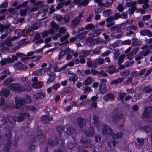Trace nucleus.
<instances>
[{
  "mask_svg": "<svg viewBox=\"0 0 152 152\" xmlns=\"http://www.w3.org/2000/svg\"><path fill=\"white\" fill-rule=\"evenodd\" d=\"M101 129L102 133L107 136L113 135V134L110 127L106 124L102 125L101 126Z\"/></svg>",
  "mask_w": 152,
  "mask_h": 152,
  "instance_id": "nucleus-1",
  "label": "nucleus"
},
{
  "mask_svg": "<svg viewBox=\"0 0 152 152\" xmlns=\"http://www.w3.org/2000/svg\"><path fill=\"white\" fill-rule=\"evenodd\" d=\"M112 113L113 116L112 118V120L115 123H117L118 122L123 116L122 114L119 113L117 109L113 110Z\"/></svg>",
  "mask_w": 152,
  "mask_h": 152,
  "instance_id": "nucleus-2",
  "label": "nucleus"
},
{
  "mask_svg": "<svg viewBox=\"0 0 152 152\" xmlns=\"http://www.w3.org/2000/svg\"><path fill=\"white\" fill-rule=\"evenodd\" d=\"M8 87L10 89L17 92H21L23 91V87L18 83H11Z\"/></svg>",
  "mask_w": 152,
  "mask_h": 152,
  "instance_id": "nucleus-3",
  "label": "nucleus"
},
{
  "mask_svg": "<svg viewBox=\"0 0 152 152\" xmlns=\"http://www.w3.org/2000/svg\"><path fill=\"white\" fill-rule=\"evenodd\" d=\"M15 107L16 109L20 108L25 103V100L24 99H20L18 97L15 98Z\"/></svg>",
  "mask_w": 152,
  "mask_h": 152,
  "instance_id": "nucleus-4",
  "label": "nucleus"
},
{
  "mask_svg": "<svg viewBox=\"0 0 152 152\" xmlns=\"http://www.w3.org/2000/svg\"><path fill=\"white\" fill-rule=\"evenodd\" d=\"M89 1V0H74L73 3L77 5L78 7H85L88 5Z\"/></svg>",
  "mask_w": 152,
  "mask_h": 152,
  "instance_id": "nucleus-5",
  "label": "nucleus"
},
{
  "mask_svg": "<svg viewBox=\"0 0 152 152\" xmlns=\"http://www.w3.org/2000/svg\"><path fill=\"white\" fill-rule=\"evenodd\" d=\"M150 53V50L149 49L145 50H143L139 53L138 55L135 58V60L136 61L139 60L143 58V56H146Z\"/></svg>",
  "mask_w": 152,
  "mask_h": 152,
  "instance_id": "nucleus-6",
  "label": "nucleus"
},
{
  "mask_svg": "<svg viewBox=\"0 0 152 152\" xmlns=\"http://www.w3.org/2000/svg\"><path fill=\"white\" fill-rule=\"evenodd\" d=\"M14 68L18 70L24 71L28 68V67L22 63L18 62L15 64L13 65Z\"/></svg>",
  "mask_w": 152,
  "mask_h": 152,
  "instance_id": "nucleus-7",
  "label": "nucleus"
},
{
  "mask_svg": "<svg viewBox=\"0 0 152 152\" xmlns=\"http://www.w3.org/2000/svg\"><path fill=\"white\" fill-rule=\"evenodd\" d=\"M18 116L16 118V121L18 122H21L23 121L25 119V116L26 117H29L30 115L28 113H18L17 114Z\"/></svg>",
  "mask_w": 152,
  "mask_h": 152,
  "instance_id": "nucleus-8",
  "label": "nucleus"
},
{
  "mask_svg": "<svg viewBox=\"0 0 152 152\" xmlns=\"http://www.w3.org/2000/svg\"><path fill=\"white\" fill-rule=\"evenodd\" d=\"M85 134L87 136L92 137L95 133V131L92 127L87 128L84 131Z\"/></svg>",
  "mask_w": 152,
  "mask_h": 152,
  "instance_id": "nucleus-9",
  "label": "nucleus"
},
{
  "mask_svg": "<svg viewBox=\"0 0 152 152\" xmlns=\"http://www.w3.org/2000/svg\"><path fill=\"white\" fill-rule=\"evenodd\" d=\"M64 131L66 134L70 135L73 134L75 131L73 128L69 124H66L65 127Z\"/></svg>",
  "mask_w": 152,
  "mask_h": 152,
  "instance_id": "nucleus-10",
  "label": "nucleus"
},
{
  "mask_svg": "<svg viewBox=\"0 0 152 152\" xmlns=\"http://www.w3.org/2000/svg\"><path fill=\"white\" fill-rule=\"evenodd\" d=\"M80 142L82 144L85 145V148L88 147V144H90L91 141L89 139H88L86 137H83L80 140Z\"/></svg>",
  "mask_w": 152,
  "mask_h": 152,
  "instance_id": "nucleus-11",
  "label": "nucleus"
},
{
  "mask_svg": "<svg viewBox=\"0 0 152 152\" xmlns=\"http://www.w3.org/2000/svg\"><path fill=\"white\" fill-rule=\"evenodd\" d=\"M53 118L51 116H50L47 115H44L41 118L42 122L47 124H48L50 121L52 120Z\"/></svg>",
  "mask_w": 152,
  "mask_h": 152,
  "instance_id": "nucleus-12",
  "label": "nucleus"
},
{
  "mask_svg": "<svg viewBox=\"0 0 152 152\" xmlns=\"http://www.w3.org/2000/svg\"><path fill=\"white\" fill-rule=\"evenodd\" d=\"M10 94V91L6 88H2L0 91V96L7 98Z\"/></svg>",
  "mask_w": 152,
  "mask_h": 152,
  "instance_id": "nucleus-13",
  "label": "nucleus"
},
{
  "mask_svg": "<svg viewBox=\"0 0 152 152\" xmlns=\"http://www.w3.org/2000/svg\"><path fill=\"white\" fill-rule=\"evenodd\" d=\"M99 117L96 115L93 116V124L94 126L98 128L100 125V121L99 120Z\"/></svg>",
  "mask_w": 152,
  "mask_h": 152,
  "instance_id": "nucleus-14",
  "label": "nucleus"
},
{
  "mask_svg": "<svg viewBox=\"0 0 152 152\" xmlns=\"http://www.w3.org/2000/svg\"><path fill=\"white\" fill-rule=\"evenodd\" d=\"M12 143L9 142H6L3 149L4 152H9L11 147Z\"/></svg>",
  "mask_w": 152,
  "mask_h": 152,
  "instance_id": "nucleus-15",
  "label": "nucleus"
},
{
  "mask_svg": "<svg viewBox=\"0 0 152 152\" xmlns=\"http://www.w3.org/2000/svg\"><path fill=\"white\" fill-rule=\"evenodd\" d=\"M58 140L57 138H53L48 141V145L51 147L55 146L58 143Z\"/></svg>",
  "mask_w": 152,
  "mask_h": 152,
  "instance_id": "nucleus-16",
  "label": "nucleus"
},
{
  "mask_svg": "<svg viewBox=\"0 0 152 152\" xmlns=\"http://www.w3.org/2000/svg\"><path fill=\"white\" fill-rule=\"evenodd\" d=\"M91 50H83L79 53L80 58H86L91 53Z\"/></svg>",
  "mask_w": 152,
  "mask_h": 152,
  "instance_id": "nucleus-17",
  "label": "nucleus"
},
{
  "mask_svg": "<svg viewBox=\"0 0 152 152\" xmlns=\"http://www.w3.org/2000/svg\"><path fill=\"white\" fill-rule=\"evenodd\" d=\"M77 121L78 125L80 127H83L86 124L85 119L81 117H78L77 119Z\"/></svg>",
  "mask_w": 152,
  "mask_h": 152,
  "instance_id": "nucleus-18",
  "label": "nucleus"
},
{
  "mask_svg": "<svg viewBox=\"0 0 152 152\" xmlns=\"http://www.w3.org/2000/svg\"><path fill=\"white\" fill-rule=\"evenodd\" d=\"M55 31L53 29L50 28L48 30L45 31L42 34V38L46 37L49 34L54 33Z\"/></svg>",
  "mask_w": 152,
  "mask_h": 152,
  "instance_id": "nucleus-19",
  "label": "nucleus"
},
{
  "mask_svg": "<svg viewBox=\"0 0 152 152\" xmlns=\"http://www.w3.org/2000/svg\"><path fill=\"white\" fill-rule=\"evenodd\" d=\"M108 70L107 71L111 74H113L114 73H117L119 72L118 69H116L115 66L113 65H111L108 67Z\"/></svg>",
  "mask_w": 152,
  "mask_h": 152,
  "instance_id": "nucleus-20",
  "label": "nucleus"
},
{
  "mask_svg": "<svg viewBox=\"0 0 152 152\" xmlns=\"http://www.w3.org/2000/svg\"><path fill=\"white\" fill-rule=\"evenodd\" d=\"M6 139L7 140V142H12V137L11 130L7 131L5 133Z\"/></svg>",
  "mask_w": 152,
  "mask_h": 152,
  "instance_id": "nucleus-21",
  "label": "nucleus"
},
{
  "mask_svg": "<svg viewBox=\"0 0 152 152\" xmlns=\"http://www.w3.org/2000/svg\"><path fill=\"white\" fill-rule=\"evenodd\" d=\"M5 45L8 47H9L10 46H12V41L9 37L7 38L3 43L1 44L0 46H3Z\"/></svg>",
  "mask_w": 152,
  "mask_h": 152,
  "instance_id": "nucleus-22",
  "label": "nucleus"
},
{
  "mask_svg": "<svg viewBox=\"0 0 152 152\" xmlns=\"http://www.w3.org/2000/svg\"><path fill=\"white\" fill-rule=\"evenodd\" d=\"M34 96L36 99L43 98L45 96V93L44 92H37L34 95Z\"/></svg>",
  "mask_w": 152,
  "mask_h": 152,
  "instance_id": "nucleus-23",
  "label": "nucleus"
},
{
  "mask_svg": "<svg viewBox=\"0 0 152 152\" xmlns=\"http://www.w3.org/2000/svg\"><path fill=\"white\" fill-rule=\"evenodd\" d=\"M80 21L77 18H75L73 19L71 23L70 26L72 28H74L76 27L77 25H78L80 24Z\"/></svg>",
  "mask_w": 152,
  "mask_h": 152,
  "instance_id": "nucleus-24",
  "label": "nucleus"
},
{
  "mask_svg": "<svg viewBox=\"0 0 152 152\" xmlns=\"http://www.w3.org/2000/svg\"><path fill=\"white\" fill-rule=\"evenodd\" d=\"M140 33L143 36L147 35L149 37H152V32L148 30H142L141 31Z\"/></svg>",
  "mask_w": 152,
  "mask_h": 152,
  "instance_id": "nucleus-25",
  "label": "nucleus"
},
{
  "mask_svg": "<svg viewBox=\"0 0 152 152\" xmlns=\"http://www.w3.org/2000/svg\"><path fill=\"white\" fill-rule=\"evenodd\" d=\"M102 31V30L100 28L94 30L93 32L94 33L91 35L92 37H95L99 36L101 33Z\"/></svg>",
  "mask_w": 152,
  "mask_h": 152,
  "instance_id": "nucleus-26",
  "label": "nucleus"
},
{
  "mask_svg": "<svg viewBox=\"0 0 152 152\" xmlns=\"http://www.w3.org/2000/svg\"><path fill=\"white\" fill-rule=\"evenodd\" d=\"M114 95L112 93H109L104 96L103 97V99L105 101H108L109 99L112 100H113Z\"/></svg>",
  "mask_w": 152,
  "mask_h": 152,
  "instance_id": "nucleus-27",
  "label": "nucleus"
},
{
  "mask_svg": "<svg viewBox=\"0 0 152 152\" xmlns=\"http://www.w3.org/2000/svg\"><path fill=\"white\" fill-rule=\"evenodd\" d=\"M151 115L149 113L144 111L141 117L145 121H147L150 118Z\"/></svg>",
  "mask_w": 152,
  "mask_h": 152,
  "instance_id": "nucleus-28",
  "label": "nucleus"
},
{
  "mask_svg": "<svg viewBox=\"0 0 152 152\" xmlns=\"http://www.w3.org/2000/svg\"><path fill=\"white\" fill-rule=\"evenodd\" d=\"M88 31H86L83 32L77 35V37L80 40H83L86 38L85 35L88 33Z\"/></svg>",
  "mask_w": 152,
  "mask_h": 152,
  "instance_id": "nucleus-29",
  "label": "nucleus"
},
{
  "mask_svg": "<svg viewBox=\"0 0 152 152\" xmlns=\"http://www.w3.org/2000/svg\"><path fill=\"white\" fill-rule=\"evenodd\" d=\"M76 143L75 140L73 139L72 141L69 142L67 145L69 149H71L75 146Z\"/></svg>",
  "mask_w": 152,
  "mask_h": 152,
  "instance_id": "nucleus-30",
  "label": "nucleus"
},
{
  "mask_svg": "<svg viewBox=\"0 0 152 152\" xmlns=\"http://www.w3.org/2000/svg\"><path fill=\"white\" fill-rule=\"evenodd\" d=\"M46 72V69L45 68H42L39 70L35 71L34 72V74L37 76L40 75Z\"/></svg>",
  "mask_w": 152,
  "mask_h": 152,
  "instance_id": "nucleus-31",
  "label": "nucleus"
},
{
  "mask_svg": "<svg viewBox=\"0 0 152 152\" xmlns=\"http://www.w3.org/2000/svg\"><path fill=\"white\" fill-rule=\"evenodd\" d=\"M99 90L100 92L102 94H104L106 93L107 91V88L106 86H99Z\"/></svg>",
  "mask_w": 152,
  "mask_h": 152,
  "instance_id": "nucleus-32",
  "label": "nucleus"
},
{
  "mask_svg": "<svg viewBox=\"0 0 152 152\" xmlns=\"http://www.w3.org/2000/svg\"><path fill=\"white\" fill-rule=\"evenodd\" d=\"M43 86V83L41 81L32 84V87L34 88H39Z\"/></svg>",
  "mask_w": 152,
  "mask_h": 152,
  "instance_id": "nucleus-33",
  "label": "nucleus"
},
{
  "mask_svg": "<svg viewBox=\"0 0 152 152\" xmlns=\"http://www.w3.org/2000/svg\"><path fill=\"white\" fill-rule=\"evenodd\" d=\"M123 80V78H117L116 79H115L111 81L110 84L112 85H116L118 83L121 82Z\"/></svg>",
  "mask_w": 152,
  "mask_h": 152,
  "instance_id": "nucleus-34",
  "label": "nucleus"
},
{
  "mask_svg": "<svg viewBox=\"0 0 152 152\" xmlns=\"http://www.w3.org/2000/svg\"><path fill=\"white\" fill-rule=\"evenodd\" d=\"M74 91L73 88L70 87H68L64 89L62 91V94H64L72 92Z\"/></svg>",
  "mask_w": 152,
  "mask_h": 152,
  "instance_id": "nucleus-35",
  "label": "nucleus"
},
{
  "mask_svg": "<svg viewBox=\"0 0 152 152\" xmlns=\"http://www.w3.org/2000/svg\"><path fill=\"white\" fill-rule=\"evenodd\" d=\"M10 27V25L5 26L1 24L0 23V32L2 33L4 31L5 29H8Z\"/></svg>",
  "mask_w": 152,
  "mask_h": 152,
  "instance_id": "nucleus-36",
  "label": "nucleus"
},
{
  "mask_svg": "<svg viewBox=\"0 0 152 152\" xmlns=\"http://www.w3.org/2000/svg\"><path fill=\"white\" fill-rule=\"evenodd\" d=\"M14 81V79L12 77H10L6 80L3 83L4 86H6L10 83Z\"/></svg>",
  "mask_w": 152,
  "mask_h": 152,
  "instance_id": "nucleus-37",
  "label": "nucleus"
},
{
  "mask_svg": "<svg viewBox=\"0 0 152 152\" xmlns=\"http://www.w3.org/2000/svg\"><path fill=\"white\" fill-rule=\"evenodd\" d=\"M23 90L28 92L31 91V88L28 83H26L24 86Z\"/></svg>",
  "mask_w": 152,
  "mask_h": 152,
  "instance_id": "nucleus-38",
  "label": "nucleus"
},
{
  "mask_svg": "<svg viewBox=\"0 0 152 152\" xmlns=\"http://www.w3.org/2000/svg\"><path fill=\"white\" fill-rule=\"evenodd\" d=\"M7 119L4 117H2L0 121V127L7 124Z\"/></svg>",
  "mask_w": 152,
  "mask_h": 152,
  "instance_id": "nucleus-39",
  "label": "nucleus"
},
{
  "mask_svg": "<svg viewBox=\"0 0 152 152\" xmlns=\"http://www.w3.org/2000/svg\"><path fill=\"white\" fill-rule=\"evenodd\" d=\"M50 25L51 27L53 28V29L54 28L56 30H58L59 28V26L56 24L54 21L51 22L50 23Z\"/></svg>",
  "mask_w": 152,
  "mask_h": 152,
  "instance_id": "nucleus-40",
  "label": "nucleus"
},
{
  "mask_svg": "<svg viewBox=\"0 0 152 152\" xmlns=\"http://www.w3.org/2000/svg\"><path fill=\"white\" fill-rule=\"evenodd\" d=\"M9 62L12 63L14 62L15 61H17L18 60V58L16 55H12V57H8Z\"/></svg>",
  "mask_w": 152,
  "mask_h": 152,
  "instance_id": "nucleus-41",
  "label": "nucleus"
},
{
  "mask_svg": "<svg viewBox=\"0 0 152 152\" xmlns=\"http://www.w3.org/2000/svg\"><path fill=\"white\" fill-rule=\"evenodd\" d=\"M13 7L15 6V9L17 10L19 9L20 8L22 7L21 4H18L17 1L14 2L12 5Z\"/></svg>",
  "mask_w": 152,
  "mask_h": 152,
  "instance_id": "nucleus-42",
  "label": "nucleus"
},
{
  "mask_svg": "<svg viewBox=\"0 0 152 152\" xmlns=\"http://www.w3.org/2000/svg\"><path fill=\"white\" fill-rule=\"evenodd\" d=\"M66 54L65 52L63 50H61L59 53L58 59L60 60L64 58V57Z\"/></svg>",
  "mask_w": 152,
  "mask_h": 152,
  "instance_id": "nucleus-43",
  "label": "nucleus"
},
{
  "mask_svg": "<svg viewBox=\"0 0 152 152\" xmlns=\"http://www.w3.org/2000/svg\"><path fill=\"white\" fill-rule=\"evenodd\" d=\"M70 16L68 15H65L63 18L64 22L65 23H67L69 22L70 19Z\"/></svg>",
  "mask_w": 152,
  "mask_h": 152,
  "instance_id": "nucleus-44",
  "label": "nucleus"
},
{
  "mask_svg": "<svg viewBox=\"0 0 152 152\" xmlns=\"http://www.w3.org/2000/svg\"><path fill=\"white\" fill-rule=\"evenodd\" d=\"M92 82V78L90 77H88L86 80L83 82V84L84 85H89Z\"/></svg>",
  "mask_w": 152,
  "mask_h": 152,
  "instance_id": "nucleus-45",
  "label": "nucleus"
},
{
  "mask_svg": "<svg viewBox=\"0 0 152 152\" xmlns=\"http://www.w3.org/2000/svg\"><path fill=\"white\" fill-rule=\"evenodd\" d=\"M118 97L119 98V99H118L119 100H121L123 99L126 95V93H123L119 92L118 93Z\"/></svg>",
  "mask_w": 152,
  "mask_h": 152,
  "instance_id": "nucleus-46",
  "label": "nucleus"
},
{
  "mask_svg": "<svg viewBox=\"0 0 152 152\" xmlns=\"http://www.w3.org/2000/svg\"><path fill=\"white\" fill-rule=\"evenodd\" d=\"M103 46H98L93 51V53L94 54H97L99 53L101 49L103 48Z\"/></svg>",
  "mask_w": 152,
  "mask_h": 152,
  "instance_id": "nucleus-47",
  "label": "nucleus"
},
{
  "mask_svg": "<svg viewBox=\"0 0 152 152\" xmlns=\"http://www.w3.org/2000/svg\"><path fill=\"white\" fill-rule=\"evenodd\" d=\"M87 59V66L88 67H91L94 66V64L93 62L91 61V59L90 58H88Z\"/></svg>",
  "mask_w": 152,
  "mask_h": 152,
  "instance_id": "nucleus-48",
  "label": "nucleus"
},
{
  "mask_svg": "<svg viewBox=\"0 0 152 152\" xmlns=\"http://www.w3.org/2000/svg\"><path fill=\"white\" fill-rule=\"evenodd\" d=\"M136 1L127 2L126 4L127 7H136Z\"/></svg>",
  "mask_w": 152,
  "mask_h": 152,
  "instance_id": "nucleus-49",
  "label": "nucleus"
},
{
  "mask_svg": "<svg viewBox=\"0 0 152 152\" xmlns=\"http://www.w3.org/2000/svg\"><path fill=\"white\" fill-rule=\"evenodd\" d=\"M95 28V26L92 24H89L86 26V28L87 30H92Z\"/></svg>",
  "mask_w": 152,
  "mask_h": 152,
  "instance_id": "nucleus-50",
  "label": "nucleus"
},
{
  "mask_svg": "<svg viewBox=\"0 0 152 152\" xmlns=\"http://www.w3.org/2000/svg\"><path fill=\"white\" fill-rule=\"evenodd\" d=\"M141 129L146 133L149 132L151 130V128L149 126H142Z\"/></svg>",
  "mask_w": 152,
  "mask_h": 152,
  "instance_id": "nucleus-51",
  "label": "nucleus"
},
{
  "mask_svg": "<svg viewBox=\"0 0 152 152\" xmlns=\"http://www.w3.org/2000/svg\"><path fill=\"white\" fill-rule=\"evenodd\" d=\"M148 1V0H144V2L142 6V7L143 9L145 10H146L149 7Z\"/></svg>",
  "mask_w": 152,
  "mask_h": 152,
  "instance_id": "nucleus-52",
  "label": "nucleus"
},
{
  "mask_svg": "<svg viewBox=\"0 0 152 152\" xmlns=\"http://www.w3.org/2000/svg\"><path fill=\"white\" fill-rule=\"evenodd\" d=\"M78 79V77L77 75L72 76L70 77L69 80L70 81H73L74 82L77 81Z\"/></svg>",
  "mask_w": 152,
  "mask_h": 152,
  "instance_id": "nucleus-53",
  "label": "nucleus"
},
{
  "mask_svg": "<svg viewBox=\"0 0 152 152\" xmlns=\"http://www.w3.org/2000/svg\"><path fill=\"white\" fill-rule=\"evenodd\" d=\"M10 63L9 62L8 58H5L2 60L0 61V63L2 65H6L7 63Z\"/></svg>",
  "mask_w": 152,
  "mask_h": 152,
  "instance_id": "nucleus-54",
  "label": "nucleus"
},
{
  "mask_svg": "<svg viewBox=\"0 0 152 152\" xmlns=\"http://www.w3.org/2000/svg\"><path fill=\"white\" fill-rule=\"evenodd\" d=\"M122 136V134L120 132L119 133H117L113 135V137L114 139H118L121 138Z\"/></svg>",
  "mask_w": 152,
  "mask_h": 152,
  "instance_id": "nucleus-55",
  "label": "nucleus"
},
{
  "mask_svg": "<svg viewBox=\"0 0 152 152\" xmlns=\"http://www.w3.org/2000/svg\"><path fill=\"white\" fill-rule=\"evenodd\" d=\"M137 9L136 7H132L131 8H129L128 10L129 13V14L130 15H132V14L134 13V12Z\"/></svg>",
  "mask_w": 152,
  "mask_h": 152,
  "instance_id": "nucleus-56",
  "label": "nucleus"
},
{
  "mask_svg": "<svg viewBox=\"0 0 152 152\" xmlns=\"http://www.w3.org/2000/svg\"><path fill=\"white\" fill-rule=\"evenodd\" d=\"M136 139L140 145H142L143 144L144 141V139L137 138Z\"/></svg>",
  "mask_w": 152,
  "mask_h": 152,
  "instance_id": "nucleus-57",
  "label": "nucleus"
},
{
  "mask_svg": "<svg viewBox=\"0 0 152 152\" xmlns=\"http://www.w3.org/2000/svg\"><path fill=\"white\" fill-rule=\"evenodd\" d=\"M134 63V61L132 60V61H126L124 65L126 67L131 66Z\"/></svg>",
  "mask_w": 152,
  "mask_h": 152,
  "instance_id": "nucleus-58",
  "label": "nucleus"
},
{
  "mask_svg": "<svg viewBox=\"0 0 152 152\" xmlns=\"http://www.w3.org/2000/svg\"><path fill=\"white\" fill-rule=\"evenodd\" d=\"M56 129L57 131L60 134L63 132L64 130L63 127L61 126H57Z\"/></svg>",
  "mask_w": 152,
  "mask_h": 152,
  "instance_id": "nucleus-59",
  "label": "nucleus"
},
{
  "mask_svg": "<svg viewBox=\"0 0 152 152\" xmlns=\"http://www.w3.org/2000/svg\"><path fill=\"white\" fill-rule=\"evenodd\" d=\"M144 111L147 113H149V114L151 115V114L152 113V107H148L145 108Z\"/></svg>",
  "mask_w": 152,
  "mask_h": 152,
  "instance_id": "nucleus-60",
  "label": "nucleus"
},
{
  "mask_svg": "<svg viewBox=\"0 0 152 152\" xmlns=\"http://www.w3.org/2000/svg\"><path fill=\"white\" fill-rule=\"evenodd\" d=\"M20 14L21 16H25L26 15L27 12V9H25L23 10H20Z\"/></svg>",
  "mask_w": 152,
  "mask_h": 152,
  "instance_id": "nucleus-61",
  "label": "nucleus"
},
{
  "mask_svg": "<svg viewBox=\"0 0 152 152\" xmlns=\"http://www.w3.org/2000/svg\"><path fill=\"white\" fill-rule=\"evenodd\" d=\"M61 36L60 33H58L57 34H53V35L51 37L50 36V37H53V39L56 40L59 37Z\"/></svg>",
  "mask_w": 152,
  "mask_h": 152,
  "instance_id": "nucleus-62",
  "label": "nucleus"
},
{
  "mask_svg": "<svg viewBox=\"0 0 152 152\" xmlns=\"http://www.w3.org/2000/svg\"><path fill=\"white\" fill-rule=\"evenodd\" d=\"M103 13L104 14V15L106 17L109 16L111 14V11L110 10H104Z\"/></svg>",
  "mask_w": 152,
  "mask_h": 152,
  "instance_id": "nucleus-63",
  "label": "nucleus"
},
{
  "mask_svg": "<svg viewBox=\"0 0 152 152\" xmlns=\"http://www.w3.org/2000/svg\"><path fill=\"white\" fill-rule=\"evenodd\" d=\"M133 79L132 77H129L124 83L125 85H128L131 83Z\"/></svg>",
  "mask_w": 152,
  "mask_h": 152,
  "instance_id": "nucleus-64",
  "label": "nucleus"
}]
</instances>
